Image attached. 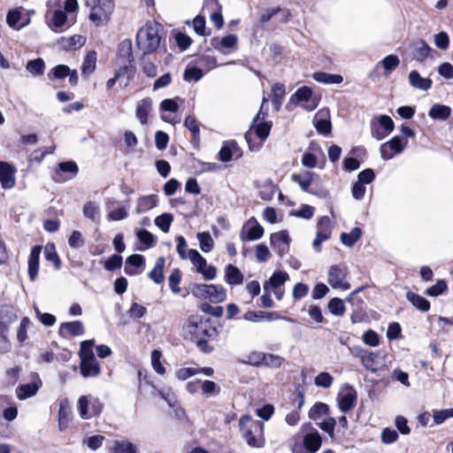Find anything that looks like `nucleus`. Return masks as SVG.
Segmentation results:
<instances>
[{"label":"nucleus","mask_w":453,"mask_h":453,"mask_svg":"<svg viewBox=\"0 0 453 453\" xmlns=\"http://www.w3.org/2000/svg\"><path fill=\"white\" fill-rule=\"evenodd\" d=\"M394 129V122L392 119L387 115H381L378 119V122L372 124V133L377 140H382L388 135Z\"/></svg>","instance_id":"a211bd4d"},{"label":"nucleus","mask_w":453,"mask_h":453,"mask_svg":"<svg viewBox=\"0 0 453 453\" xmlns=\"http://www.w3.org/2000/svg\"><path fill=\"white\" fill-rule=\"evenodd\" d=\"M6 22L12 29L19 30L30 23V19L22 13V8H16L8 12Z\"/></svg>","instance_id":"412c9836"},{"label":"nucleus","mask_w":453,"mask_h":453,"mask_svg":"<svg viewBox=\"0 0 453 453\" xmlns=\"http://www.w3.org/2000/svg\"><path fill=\"white\" fill-rule=\"evenodd\" d=\"M156 195L142 196L137 199L135 211L138 214L147 212L157 205Z\"/></svg>","instance_id":"e433bc0d"},{"label":"nucleus","mask_w":453,"mask_h":453,"mask_svg":"<svg viewBox=\"0 0 453 453\" xmlns=\"http://www.w3.org/2000/svg\"><path fill=\"white\" fill-rule=\"evenodd\" d=\"M312 77L316 81L324 84H340L343 81L340 74H331L324 72H316L312 74Z\"/></svg>","instance_id":"79ce46f5"},{"label":"nucleus","mask_w":453,"mask_h":453,"mask_svg":"<svg viewBox=\"0 0 453 453\" xmlns=\"http://www.w3.org/2000/svg\"><path fill=\"white\" fill-rule=\"evenodd\" d=\"M407 142H403L399 136L393 137L390 141L381 144L380 155L384 160H389L395 155L400 154L403 150Z\"/></svg>","instance_id":"dca6fc26"},{"label":"nucleus","mask_w":453,"mask_h":453,"mask_svg":"<svg viewBox=\"0 0 453 453\" xmlns=\"http://www.w3.org/2000/svg\"><path fill=\"white\" fill-rule=\"evenodd\" d=\"M215 329L208 321L203 320L199 315L189 316L185 321L182 328L183 336L190 341H196L197 346L206 345L205 336H211Z\"/></svg>","instance_id":"7ed1b4c3"},{"label":"nucleus","mask_w":453,"mask_h":453,"mask_svg":"<svg viewBox=\"0 0 453 453\" xmlns=\"http://www.w3.org/2000/svg\"><path fill=\"white\" fill-rule=\"evenodd\" d=\"M264 357L265 352L252 351L245 357V359L242 362L253 366H262Z\"/></svg>","instance_id":"69168bd1"},{"label":"nucleus","mask_w":453,"mask_h":453,"mask_svg":"<svg viewBox=\"0 0 453 453\" xmlns=\"http://www.w3.org/2000/svg\"><path fill=\"white\" fill-rule=\"evenodd\" d=\"M248 227L247 239L255 241L260 239L264 234L263 226L254 219H250L246 224Z\"/></svg>","instance_id":"ea45409f"},{"label":"nucleus","mask_w":453,"mask_h":453,"mask_svg":"<svg viewBox=\"0 0 453 453\" xmlns=\"http://www.w3.org/2000/svg\"><path fill=\"white\" fill-rule=\"evenodd\" d=\"M89 20L96 26L106 25L115 9V0H87Z\"/></svg>","instance_id":"39448f33"},{"label":"nucleus","mask_w":453,"mask_h":453,"mask_svg":"<svg viewBox=\"0 0 453 453\" xmlns=\"http://www.w3.org/2000/svg\"><path fill=\"white\" fill-rule=\"evenodd\" d=\"M58 334L64 338L82 335L84 334V326L80 320L64 322L59 326Z\"/></svg>","instance_id":"393cba45"},{"label":"nucleus","mask_w":453,"mask_h":453,"mask_svg":"<svg viewBox=\"0 0 453 453\" xmlns=\"http://www.w3.org/2000/svg\"><path fill=\"white\" fill-rule=\"evenodd\" d=\"M201 391L206 397H211L219 395L220 388L211 380H201Z\"/></svg>","instance_id":"5fc2aeb1"},{"label":"nucleus","mask_w":453,"mask_h":453,"mask_svg":"<svg viewBox=\"0 0 453 453\" xmlns=\"http://www.w3.org/2000/svg\"><path fill=\"white\" fill-rule=\"evenodd\" d=\"M46 8L47 25L52 31L62 33L74 24L79 5L77 0H48Z\"/></svg>","instance_id":"f257e3e1"},{"label":"nucleus","mask_w":453,"mask_h":453,"mask_svg":"<svg viewBox=\"0 0 453 453\" xmlns=\"http://www.w3.org/2000/svg\"><path fill=\"white\" fill-rule=\"evenodd\" d=\"M270 242L272 247L277 251L280 257L288 253L289 250L290 237L286 230L272 234Z\"/></svg>","instance_id":"6ab92c4d"},{"label":"nucleus","mask_w":453,"mask_h":453,"mask_svg":"<svg viewBox=\"0 0 453 453\" xmlns=\"http://www.w3.org/2000/svg\"><path fill=\"white\" fill-rule=\"evenodd\" d=\"M104 439V436L96 434L84 439L82 441V443L86 444L87 447L91 450H97L99 448L102 447Z\"/></svg>","instance_id":"774afa93"},{"label":"nucleus","mask_w":453,"mask_h":453,"mask_svg":"<svg viewBox=\"0 0 453 453\" xmlns=\"http://www.w3.org/2000/svg\"><path fill=\"white\" fill-rule=\"evenodd\" d=\"M110 453H138V449L128 438L121 436L111 441Z\"/></svg>","instance_id":"5701e85b"},{"label":"nucleus","mask_w":453,"mask_h":453,"mask_svg":"<svg viewBox=\"0 0 453 453\" xmlns=\"http://www.w3.org/2000/svg\"><path fill=\"white\" fill-rule=\"evenodd\" d=\"M357 391L352 387L342 388L337 396V403L342 412H347L353 409L357 402Z\"/></svg>","instance_id":"f3484780"},{"label":"nucleus","mask_w":453,"mask_h":453,"mask_svg":"<svg viewBox=\"0 0 453 453\" xmlns=\"http://www.w3.org/2000/svg\"><path fill=\"white\" fill-rule=\"evenodd\" d=\"M225 280L229 285H240L243 281V274L233 265H227L225 269Z\"/></svg>","instance_id":"58836bf2"},{"label":"nucleus","mask_w":453,"mask_h":453,"mask_svg":"<svg viewBox=\"0 0 453 453\" xmlns=\"http://www.w3.org/2000/svg\"><path fill=\"white\" fill-rule=\"evenodd\" d=\"M400 64L399 58L396 55H388L380 61L379 65H381L387 73H391Z\"/></svg>","instance_id":"e2e57ef3"},{"label":"nucleus","mask_w":453,"mask_h":453,"mask_svg":"<svg viewBox=\"0 0 453 453\" xmlns=\"http://www.w3.org/2000/svg\"><path fill=\"white\" fill-rule=\"evenodd\" d=\"M160 395L166 401L168 405L175 411L177 416L180 417L184 414V411L180 408L174 394L170 391H160Z\"/></svg>","instance_id":"bf43d9fd"},{"label":"nucleus","mask_w":453,"mask_h":453,"mask_svg":"<svg viewBox=\"0 0 453 453\" xmlns=\"http://www.w3.org/2000/svg\"><path fill=\"white\" fill-rule=\"evenodd\" d=\"M313 125L318 133L324 135L329 134L332 129L329 111L326 109L319 111L313 118Z\"/></svg>","instance_id":"4be33fe9"},{"label":"nucleus","mask_w":453,"mask_h":453,"mask_svg":"<svg viewBox=\"0 0 453 453\" xmlns=\"http://www.w3.org/2000/svg\"><path fill=\"white\" fill-rule=\"evenodd\" d=\"M347 274L346 265H332L328 270L327 281L333 288L347 290L350 288V284L346 280Z\"/></svg>","instance_id":"ddd939ff"},{"label":"nucleus","mask_w":453,"mask_h":453,"mask_svg":"<svg viewBox=\"0 0 453 453\" xmlns=\"http://www.w3.org/2000/svg\"><path fill=\"white\" fill-rule=\"evenodd\" d=\"M267 102L268 98L264 96L260 110L254 118L250 127V130L254 131L257 137L262 141H265L268 137L272 128V122L265 120L267 117V109L265 110V104Z\"/></svg>","instance_id":"9b49d317"},{"label":"nucleus","mask_w":453,"mask_h":453,"mask_svg":"<svg viewBox=\"0 0 453 453\" xmlns=\"http://www.w3.org/2000/svg\"><path fill=\"white\" fill-rule=\"evenodd\" d=\"M165 259L163 257H159L156 260L153 270L149 273V277L157 284H160L164 281V267Z\"/></svg>","instance_id":"a19ab883"},{"label":"nucleus","mask_w":453,"mask_h":453,"mask_svg":"<svg viewBox=\"0 0 453 453\" xmlns=\"http://www.w3.org/2000/svg\"><path fill=\"white\" fill-rule=\"evenodd\" d=\"M333 227V222L329 217L323 216L319 219L317 223L316 237L312 242V247L317 252L320 251L322 242L330 239Z\"/></svg>","instance_id":"4468645a"},{"label":"nucleus","mask_w":453,"mask_h":453,"mask_svg":"<svg viewBox=\"0 0 453 453\" xmlns=\"http://www.w3.org/2000/svg\"><path fill=\"white\" fill-rule=\"evenodd\" d=\"M26 69L33 75H40L44 73L45 64L42 58H36L27 62Z\"/></svg>","instance_id":"6e6d98bb"},{"label":"nucleus","mask_w":453,"mask_h":453,"mask_svg":"<svg viewBox=\"0 0 453 453\" xmlns=\"http://www.w3.org/2000/svg\"><path fill=\"white\" fill-rule=\"evenodd\" d=\"M173 217L170 213H164L160 216H157L155 219V224L157 227H159L164 233H168L171 224L173 222Z\"/></svg>","instance_id":"680f3d73"},{"label":"nucleus","mask_w":453,"mask_h":453,"mask_svg":"<svg viewBox=\"0 0 453 453\" xmlns=\"http://www.w3.org/2000/svg\"><path fill=\"white\" fill-rule=\"evenodd\" d=\"M238 38L235 35H228L222 38L213 37L211 41L212 47L223 53L227 50H234L236 47Z\"/></svg>","instance_id":"c85d7f7f"},{"label":"nucleus","mask_w":453,"mask_h":453,"mask_svg":"<svg viewBox=\"0 0 453 453\" xmlns=\"http://www.w3.org/2000/svg\"><path fill=\"white\" fill-rule=\"evenodd\" d=\"M197 240L199 242L200 249L203 252L208 253L212 250L214 247V241L208 232L198 233Z\"/></svg>","instance_id":"09e8293b"},{"label":"nucleus","mask_w":453,"mask_h":453,"mask_svg":"<svg viewBox=\"0 0 453 453\" xmlns=\"http://www.w3.org/2000/svg\"><path fill=\"white\" fill-rule=\"evenodd\" d=\"M144 257L139 254L129 256L126 260L125 272L128 275H137L142 273V267L144 266Z\"/></svg>","instance_id":"c756f323"},{"label":"nucleus","mask_w":453,"mask_h":453,"mask_svg":"<svg viewBox=\"0 0 453 453\" xmlns=\"http://www.w3.org/2000/svg\"><path fill=\"white\" fill-rule=\"evenodd\" d=\"M286 95V88L282 83H275L272 86L271 96L273 109L279 111L281 108Z\"/></svg>","instance_id":"72a5a7b5"},{"label":"nucleus","mask_w":453,"mask_h":453,"mask_svg":"<svg viewBox=\"0 0 453 453\" xmlns=\"http://www.w3.org/2000/svg\"><path fill=\"white\" fill-rule=\"evenodd\" d=\"M277 190L278 188L273 182L271 180H267L265 184L260 187L259 196L264 201H270L273 199Z\"/></svg>","instance_id":"8fccbe9b"},{"label":"nucleus","mask_w":453,"mask_h":453,"mask_svg":"<svg viewBox=\"0 0 453 453\" xmlns=\"http://www.w3.org/2000/svg\"><path fill=\"white\" fill-rule=\"evenodd\" d=\"M409 81L414 88L424 91L428 90L432 86L430 79L421 77L418 72L415 70L409 73Z\"/></svg>","instance_id":"4c0bfd02"},{"label":"nucleus","mask_w":453,"mask_h":453,"mask_svg":"<svg viewBox=\"0 0 453 453\" xmlns=\"http://www.w3.org/2000/svg\"><path fill=\"white\" fill-rule=\"evenodd\" d=\"M313 173L306 171L303 173L293 174L292 180L297 183L303 191L310 192L309 188L313 180Z\"/></svg>","instance_id":"37998d69"},{"label":"nucleus","mask_w":453,"mask_h":453,"mask_svg":"<svg viewBox=\"0 0 453 453\" xmlns=\"http://www.w3.org/2000/svg\"><path fill=\"white\" fill-rule=\"evenodd\" d=\"M321 444V436L314 428L303 435V442L300 441V437L296 436H294L288 441L293 453H316L320 449Z\"/></svg>","instance_id":"0eeeda50"},{"label":"nucleus","mask_w":453,"mask_h":453,"mask_svg":"<svg viewBox=\"0 0 453 453\" xmlns=\"http://www.w3.org/2000/svg\"><path fill=\"white\" fill-rule=\"evenodd\" d=\"M41 251L42 247L39 245L34 246L30 251L27 260V272L31 280H35L38 275Z\"/></svg>","instance_id":"a878e982"},{"label":"nucleus","mask_w":453,"mask_h":453,"mask_svg":"<svg viewBox=\"0 0 453 453\" xmlns=\"http://www.w3.org/2000/svg\"><path fill=\"white\" fill-rule=\"evenodd\" d=\"M31 326V320L27 317H24L17 329L16 339L19 343H23L27 340V330Z\"/></svg>","instance_id":"864d4df0"},{"label":"nucleus","mask_w":453,"mask_h":453,"mask_svg":"<svg viewBox=\"0 0 453 453\" xmlns=\"http://www.w3.org/2000/svg\"><path fill=\"white\" fill-rule=\"evenodd\" d=\"M239 426L242 436L249 446L262 448L265 445L263 422L253 419L249 415H244L239 420Z\"/></svg>","instance_id":"20e7f679"},{"label":"nucleus","mask_w":453,"mask_h":453,"mask_svg":"<svg viewBox=\"0 0 453 453\" xmlns=\"http://www.w3.org/2000/svg\"><path fill=\"white\" fill-rule=\"evenodd\" d=\"M328 310L332 314L342 317L345 313L344 302L337 297L332 298L328 303Z\"/></svg>","instance_id":"4d7b16f0"},{"label":"nucleus","mask_w":453,"mask_h":453,"mask_svg":"<svg viewBox=\"0 0 453 453\" xmlns=\"http://www.w3.org/2000/svg\"><path fill=\"white\" fill-rule=\"evenodd\" d=\"M362 230L354 227L349 233H342L340 236L341 242L347 247H352L361 237Z\"/></svg>","instance_id":"de8ad7c7"},{"label":"nucleus","mask_w":453,"mask_h":453,"mask_svg":"<svg viewBox=\"0 0 453 453\" xmlns=\"http://www.w3.org/2000/svg\"><path fill=\"white\" fill-rule=\"evenodd\" d=\"M15 169L8 163L0 161V183L3 188H12L15 185Z\"/></svg>","instance_id":"bb28decb"},{"label":"nucleus","mask_w":453,"mask_h":453,"mask_svg":"<svg viewBox=\"0 0 453 453\" xmlns=\"http://www.w3.org/2000/svg\"><path fill=\"white\" fill-rule=\"evenodd\" d=\"M242 155L240 148L236 142H225L219 152V158L222 162H228L234 158H238Z\"/></svg>","instance_id":"b1692460"},{"label":"nucleus","mask_w":453,"mask_h":453,"mask_svg":"<svg viewBox=\"0 0 453 453\" xmlns=\"http://www.w3.org/2000/svg\"><path fill=\"white\" fill-rule=\"evenodd\" d=\"M451 110L449 106L441 104H434L429 110L428 115L434 119L445 120L450 115Z\"/></svg>","instance_id":"a18cd8bd"},{"label":"nucleus","mask_w":453,"mask_h":453,"mask_svg":"<svg viewBox=\"0 0 453 453\" xmlns=\"http://www.w3.org/2000/svg\"><path fill=\"white\" fill-rule=\"evenodd\" d=\"M94 341H84L81 343V373L84 378L96 377L101 372L99 363L96 361L93 352Z\"/></svg>","instance_id":"423d86ee"},{"label":"nucleus","mask_w":453,"mask_h":453,"mask_svg":"<svg viewBox=\"0 0 453 453\" xmlns=\"http://www.w3.org/2000/svg\"><path fill=\"white\" fill-rule=\"evenodd\" d=\"M82 213L85 218L90 219L93 222H99L101 218V210L98 203L94 201H88L84 203L82 208Z\"/></svg>","instance_id":"c9c22d12"},{"label":"nucleus","mask_w":453,"mask_h":453,"mask_svg":"<svg viewBox=\"0 0 453 453\" xmlns=\"http://www.w3.org/2000/svg\"><path fill=\"white\" fill-rule=\"evenodd\" d=\"M42 382L37 374L30 383L21 384L16 388V395L19 400H25L35 396L41 388Z\"/></svg>","instance_id":"aec40b11"},{"label":"nucleus","mask_w":453,"mask_h":453,"mask_svg":"<svg viewBox=\"0 0 453 453\" xmlns=\"http://www.w3.org/2000/svg\"><path fill=\"white\" fill-rule=\"evenodd\" d=\"M411 56L413 59L423 62L431 51V48L422 40L412 42L410 45Z\"/></svg>","instance_id":"2f4dec72"},{"label":"nucleus","mask_w":453,"mask_h":453,"mask_svg":"<svg viewBox=\"0 0 453 453\" xmlns=\"http://www.w3.org/2000/svg\"><path fill=\"white\" fill-rule=\"evenodd\" d=\"M353 355L359 358L362 365L372 372H376L385 367V361L380 358V351H369L362 348L354 349Z\"/></svg>","instance_id":"9d476101"},{"label":"nucleus","mask_w":453,"mask_h":453,"mask_svg":"<svg viewBox=\"0 0 453 453\" xmlns=\"http://www.w3.org/2000/svg\"><path fill=\"white\" fill-rule=\"evenodd\" d=\"M288 274L286 272H275L268 280L264 283V291L269 292L270 289L280 288L288 280Z\"/></svg>","instance_id":"473e14b6"},{"label":"nucleus","mask_w":453,"mask_h":453,"mask_svg":"<svg viewBox=\"0 0 453 453\" xmlns=\"http://www.w3.org/2000/svg\"><path fill=\"white\" fill-rule=\"evenodd\" d=\"M285 362V358L281 356L272 354V353H265L263 365L269 368H279Z\"/></svg>","instance_id":"3c124183"},{"label":"nucleus","mask_w":453,"mask_h":453,"mask_svg":"<svg viewBox=\"0 0 453 453\" xmlns=\"http://www.w3.org/2000/svg\"><path fill=\"white\" fill-rule=\"evenodd\" d=\"M71 420V410L66 402H63L59 405L58 412V427L60 432L65 431L69 426Z\"/></svg>","instance_id":"f704fd0d"},{"label":"nucleus","mask_w":453,"mask_h":453,"mask_svg":"<svg viewBox=\"0 0 453 453\" xmlns=\"http://www.w3.org/2000/svg\"><path fill=\"white\" fill-rule=\"evenodd\" d=\"M319 97L315 96L311 88L303 86L299 88L293 94L286 106L288 111H292L296 105H301L305 111H311L317 108Z\"/></svg>","instance_id":"6e6552de"},{"label":"nucleus","mask_w":453,"mask_h":453,"mask_svg":"<svg viewBox=\"0 0 453 453\" xmlns=\"http://www.w3.org/2000/svg\"><path fill=\"white\" fill-rule=\"evenodd\" d=\"M162 26L155 21H148L136 35V45L143 55L155 52L161 43Z\"/></svg>","instance_id":"f03ea898"},{"label":"nucleus","mask_w":453,"mask_h":453,"mask_svg":"<svg viewBox=\"0 0 453 453\" xmlns=\"http://www.w3.org/2000/svg\"><path fill=\"white\" fill-rule=\"evenodd\" d=\"M192 294L199 299H208L211 303H222L226 299L225 288L220 285L196 284L192 288Z\"/></svg>","instance_id":"1a4fd4ad"},{"label":"nucleus","mask_w":453,"mask_h":453,"mask_svg":"<svg viewBox=\"0 0 453 453\" xmlns=\"http://www.w3.org/2000/svg\"><path fill=\"white\" fill-rule=\"evenodd\" d=\"M203 76V72L197 66L188 65L183 73V80L186 81H198Z\"/></svg>","instance_id":"603ef678"},{"label":"nucleus","mask_w":453,"mask_h":453,"mask_svg":"<svg viewBox=\"0 0 453 453\" xmlns=\"http://www.w3.org/2000/svg\"><path fill=\"white\" fill-rule=\"evenodd\" d=\"M161 357H162V354L159 350L154 349L151 352V357H150L151 365L157 373L163 375L165 373V368L163 365V364L161 363Z\"/></svg>","instance_id":"0e129e2a"},{"label":"nucleus","mask_w":453,"mask_h":453,"mask_svg":"<svg viewBox=\"0 0 453 453\" xmlns=\"http://www.w3.org/2000/svg\"><path fill=\"white\" fill-rule=\"evenodd\" d=\"M44 256L46 260L51 262L55 269L58 270L61 266V261L53 245H46L44 248Z\"/></svg>","instance_id":"13d9d810"},{"label":"nucleus","mask_w":453,"mask_h":453,"mask_svg":"<svg viewBox=\"0 0 453 453\" xmlns=\"http://www.w3.org/2000/svg\"><path fill=\"white\" fill-rule=\"evenodd\" d=\"M89 396L83 395L79 398L78 401V411L79 414L81 418L83 419H88L91 418V415H89Z\"/></svg>","instance_id":"338daca9"},{"label":"nucleus","mask_w":453,"mask_h":453,"mask_svg":"<svg viewBox=\"0 0 453 453\" xmlns=\"http://www.w3.org/2000/svg\"><path fill=\"white\" fill-rule=\"evenodd\" d=\"M105 206L109 221L123 220L128 216L127 210L122 206H119V203L115 200H109L106 202Z\"/></svg>","instance_id":"cd10ccee"},{"label":"nucleus","mask_w":453,"mask_h":453,"mask_svg":"<svg viewBox=\"0 0 453 453\" xmlns=\"http://www.w3.org/2000/svg\"><path fill=\"white\" fill-rule=\"evenodd\" d=\"M152 111V100L150 97L139 100L136 104L135 116L142 125L148 122V118Z\"/></svg>","instance_id":"7c9ffc66"},{"label":"nucleus","mask_w":453,"mask_h":453,"mask_svg":"<svg viewBox=\"0 0 453 453\" xmlns=\"http://www.w3.org/2000/svg\"><path fill=\"white\" fill-rule=\"evenodd\" d=\"M96 65V53L94 50L88 52L81 65L82 74L88 76L91 74Z\"/></svg>","instance_id":"49530a36"},{"label":"nucleus","mask_w":453,"mask_h":453,"mask_svg":"<svg viewBox=\"0 0 453 453\" xmlns=\"http://www.w3.org/2000/svg\"><path fill=\"white\" fill-rule=\"evenodd\" d=\"M188 257L193 265L196 267V272L201 273L205 280H213L216 277L217 270L213 265H207V261L196 250H189Z\"/></svg>","instance_id":"f8f14e48"},{"label":"nucleus","mask_w":453,"mask_h":453,"mask_svg":"<svg viewBox=\"0 0 453 453\" xmlns=\"http://www.w3.org/2000/svg\"><path fill=\"white\" fill-rule=\"evenodd\" d=\"M334 382V377L326 372L319 373L314 379V384L317 387L329 388Z\"/></svg>","instance_id":"052dcab7"},{"label":"nucleus","mask_w":453,"mask_h":453,"mask_svg":"<svg viewBox=\"0 0 453 453\" xmlns=\"http://www.w3.org/2000/svg\"><path fill=\"white\" fill-rule=\"evenodd\" d=\"M78 171L79 168L75 162H62L54 172L52 179L58 183H64L73 179L77 175Z\"/></svg>","instance_id":"2eb2a0df"},{"label":"nucleus","mask_w":453,"mask_h":453,"mask_svg":"<svg viewBox=\"0 0 453 453\" xmlns=\"http://www.w3.org/2000/svg\"><path fill=\"white\" fill-rule=\"evenodd\" d=\"M406 298L413 306L421 311H427L430 309V303L425 297L418 294L408 292Z\"/></svg>","instance_id":"c03bdc74"}]
</instances>
